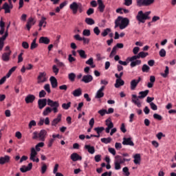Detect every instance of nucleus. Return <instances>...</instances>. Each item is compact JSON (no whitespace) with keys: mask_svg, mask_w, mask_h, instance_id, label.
<instances>
[{"mask_svg":"<svg viewBox=\"0 0 176 176\" xmlns=\"http://www.w3.org/2000/svg\"><path fill=\"white\" fill-rule=\"evenodd\" d=\"M79 54V56L81 58H87V55L86 54V52L83 50H79L77 51Z\"/></svg>","mask_w":176,"mask_h":176,"instance_id":"obj_33","label":"nucleus"},{"mask_svg":"<svg viewBox=\"0 0 176 176\" xmlns=\"http://www.w3.org/2000/svg\"><path fill=\"white\" fill-rule=\"evenodd\" d=\"M98 9L99 12H100V13H103L104 10H105V5H104L102 0H98Z\"/></svg>","mask_w":176,"mask_h":176,"instance_id":"obj_23","label":"nucleus"},{"mask_svg":"<svg viewBox=\"0 0 176 176\" xmlns=\"http://www.w3.org/2000/svg\"><path fill=\"white\" fill-rule=\"evenodd\" d=\"M61 114H58L57 118L54 119L52 122V126H54V127L57 126V124L61 122Z\"/></svg>","mask_w":176,"mask_h":176,"instance_id":"obj_22","label":"nucleus"},{"mask_svg":"<svg viewBox=\"0 0 176 176\" xmlns=\"http://www.w3.org/2000/svg\"><path fill=\"white\" fill-rule=\"evenodd\" d=\"M22 47H23V49H28L30 47V45L27 43V41H23L22 43Z\"/></svg>","mask_w":176,"mask_h":176,"instance_id":"obj_63","label":"nucleus"},{"mask_svg":"<svg viewBox=\"0 0 176 176\" xmlns=\"http://www.w3.org/2000/svg\"><path fill=\"white\" fill-rule=\"evenodd\" d=\"M118 21H121L120 24V30H124L130 23V21L127 18H123V16H118Z\"/></svg>","mask_w":176,"mask_h":176,"instance_id":"obj_9","label":"nucleus"},{"mask_svg":"<svg viewBox=\"0 0 176 176\" xmlns=\"http://www.w3.org/2000/svg\"><path fill=\"white\" fill-rule=\"evenodd\" d=\"M124 85V81L122 80V78H118L116 80L115 87L116 89H119L120 86H123Z\"/></svg>","mask_w":176,"mask_h":176,"instance_id":"obj_27","label":"nucleus"},{"mask_svg":"<svg viewBox=\"0 0 176 176\" xmlns=\"http://www.w3.org/2000/svg\"><path fill=\"white\" fill-rule=\"evenodd\" d=\"M82 35L84 36H90L91 35L90 30H84L82 32Z\"/></svg>","mask_w":176,"mask_h":176,"instance_id":"obj_52","label":"nucleus"},{"mask_svg":"<svg viewBox=\"0 0 176 176\" xmlns=\"http://www.w3.org/2000/svg\"><path fill=\"white\" fill-rule=\"evenodd\" d=\"M116 161H118L119 164H124V158H122V157H120V155H117L116 156Z\"/></svg>","mask_w":176,"mask_h":176,"instance_id":"obj_41","label":"nucleus"},{"mask_svg":"<svg viewBox=\"0 0 176 176\" xmlns=\"http://www.w3.org/2000/svg\"><path fill=\"white\" fill-rule=\"evenodd\" d=\"M93 80V76L91 75H85L81 79V82H84V83H90Z\"/></svg>","mask_w":176,"mask_h":176,"instance_id":"obj_20","label":"nucleus"},{"mask_svg":"<svg viewBox=\"0 0 176 176\" xmlns=\"http://www.w3.org/2000/svg\"><path fill=\"white\" fill-rule=\"evenodd\" d=\"M101 142L103 144H111V142L112 141V138L109 137L107 138H103L100 140Z\"/></svg>","mask_w":176,"mask_h":176,"instance_id":"obj_36","label":"nucleus"},{"mask_svg":"<svg viewBox=\"0 0 176 176\" xmlns=\"http://www.w3.org/2000/svg\"><path fill=\"white\" fill-rule=\"evenodd\" d=\"M98 113L100 115V116H105L107 114V109H101L98 111Z\"/></svg>","mask_w":176,"mask_h":176,"instance_id":"obj_54","label":"nucleus"},{"mask_svg":"<svg viewBox=\"0 0 176 176\" xmlns=\"http://www.w3.org/2000/svg\"><path fill=\"white\" fill-rule=\"evenodd\" d=\"M70 157L73 162H78V160H82V157L76 153H72Z\"/></svg>","mask_w":176,"mask_h":176,"instance_id":"obj_24","label":"nucleus"},{"mask_svg":"<svg viewBox=\"0 0 176 176\" xmlns=\"http://www.w3.org/2000/svg\"><path fill=\"white\" fill-rule=\"evenodd\" d=\"M75 78H76V74L74 73H70L68 74V78L70 82H75Z\"/></svg>","mask_w":176,"mask_h":176,"instance_id":"obj_38","label":"nucleus"},{"mask_svg":"<svg viewBox=\"0 0 176 176\" xmlns=\"http://www.w3.org/2000/svg\"><path fill=\"white\" fill-rule=\"evenodd\" d=\"M39 43H44V45H49L50 43V39L46 36H41L39 38Z\"/></svg>","mask_w":176,"mask_h":176,"instance_id":"obj_25","label":"nucleus"},{"mask_svg":"<svg viewBox=\"0 0 176 176\" xmlns=\"http://www.w3.org/2000/svg\"><path fill=\"white\" fill-rule=\"evenodd\" d=\"M44 89L48 93V94H50L52 93V90H50V84H46L44 86Z\"/></svg>","mask_w":176,"mask_h":176,"instance_id":"obj_49","label":"nucleus"},{"mask_svg":"<svg viewBox=\"0 0 176 176\" xmlns=\"http://www.w3.org/2000/svg\"><path fill=\"white\" fill-rule=\"evenodd\" d=\"M85 149H87L91 155H94V153L96 152V148H94V146H90L89 144H86L85 146Z\"/></svg>","mask_w":176,"mask_h":176,"instance_id":"obj_26","label":"nucleus"},{"mask_svg":"<svg viewBox=\"0 0 176 176\" xmlns=\"http://www.w3.org/2000/svg\"><path fill=\"white\" fill-rule=\"evenodd\" d=\"M139 94L140 96H137V95H132V102L135 104V105H137L138 108H141V102H140V99L145 98L148 94H149V90L146 89L145 91H142L139 92Z\"/></svg>","mask_w":176,"mask_h":176,"instance_id":"obj_1","label":"nucleus"},{"mask_svg":"<svg viewBox=\"0 0 176 176\" xmlns=\"http://www.w3.org/2000/svg\"><path fill=\"white\" fill-rule=\"evenodd\" d=\"M10 162V157L9 155H5L4 157H0V164L3 165L6 163Z\"/></svg>","mask_w":176,"mask_h":176,"instance_id":"obj_21","label":"nucleus"},{"mask_svg":"<svg viewBox=\"0 0 176 176\" xmlns=\"http://www.w3.org/2000/svg\"><path fill=\"white\" fill-rule=\"evenodd\" d=\"M85 23L88 24V25H93L96 23V22L91 18H86Z\"/></svg>","mask_w":176,"mask_h":176,"instance_id":"obj_37","label":"nucleus"},{"mask_svg":"<svg viewBox=\"0 0 176 176\" xmlns=\"http://www.w3.org/2000/svg\"><path fill=\"white\" fill-rule=\"evenodd\" d=\"M2 9L5 10V13H10V8L9 7V3H4V4L2 6Z\"/></svg>","mask_w":176,"mask_h":176,"instance_id":"obj_32","label":"nucleus"},{"mask_svg":"<svg viewBox=\"0 0 176 176\" xmlns=\"http://www.w3.org/2000/svg\"><path fill=\"white\" fill-rule=\"evenodd\" d=\"M14 71H16V67H13L12 68H11L6 76L7 78H10V76L12 75V74H13V72H14Z\"/></svg>","mask_w":176,"mask_h":176,"instance_id":"obj_43","label":"nucleus"},{"mask_svg":"<svg viewBox=\"0 0 176 176\" xmlns=\"http://www.w3.org/2000/svg\"><path fill=\"white\" fill-rule=\"evenodd\" d=\"M148 54H149L148 52H140L137 55L133 56L132 58L134 63H137V61H139L138 64L136 65H141V60H140V58H145V57H146V56H148Z\"/></svg>","mask_w":176,"mask_h":176,"instance_id":"obj_5","label":"nucleus"},{"mask_svg":"<svg viewBox=\"0 0 176 176\" xmlns=\"http://www.w3.org/2000/svg\"><path fill=\"white\" fill-rule=\"evenodd\" d=\"M94 159H95V162H96V163H98V162H101V155H95Z\"/></svg>","mask_w":176,"mask_h":176,"instance_id":"obj_61","label":"nucleus"},{"mask_svg":"<svg viewBox=\"0 0 176 176\" xmlns=\"http://www.w3.org/2000/svg\"><path fill=\"white\" fill-rule=\"evenodd\" d=\"M151 13V11L144 12V11L140 10L138 12L136 19L139 23H142V24H144L146 20H151V16H149Z\"/></svg>","mask_w":176,"mask_h":176,"instance_id":"obj_2","label":"nucleus"},{"mask_svg":"<svg viewBox=\"0 0 176 176\" xmlns=\"http://www.w3.org/2000/svg\"><path fill=\"white\" fill-rule=\"evenodd\" d=\"M114 166H115V170H120V168H122L120 164H119V161L115 160Z\"/></svg>","mask_w":176,"mask_h":176,"instance_id":"obj_48","label":"nucleus"},{"mask_svg":"<svg viewBox=\"0 0 176 176\" xmlns=\"http://www.w3.org/2000/svg\"><path fill=\"white\" fill-rule=\"evenodd\" d=\"M31 170H32V162L29 163L28 166H23L20 168V171H21V173H27V171H31Z\"/></svg>","mask_w":176,"mask_h":176,"instance_id":"obj_17","label":"nucleus"},{"mask_svg":"<svg viewBox=\"0 0 176 176\" xmlns=\"http://www.w3.org/2000/svg\"><path fill=\"white\" fill-rule=\"evenodd\" d=\"M10 53H12V51H9L8 52H5L2 55V60L3 61H9V58L10 57Z\"/></svg>","mask_w":176,"mask_h":176,"instance_id":"obj_28","label":"nucleus"},{"mask_svg":"<svg viewBox=\"0 0 176 176\" xmlns=\"http://www.w3.org/2000/svg\"><path fill=\"white\" fill-rule=\"evenodd\" d=\"M85 63L91 67H96V65H93L94 64V59L93 58H90Z\"/></svg>","mask_w":176,"mask_h":176,"instance_id":"obj_39","label":"nucleus"},{"mask_svg":"<svg viewBox=\"0 0 176 176\" xmlns=\"http://www.w3.org/2000/svg\"><path fill=\"white\" fill-rule=\"evenodd\" d=\"M69 9L72 10L73 14H76L78 13V11L79 12V13H82V12H83V6H82V3H72L69 6Z\"/></svg>","mask_w":176,"mask_h":176,"instance_id":"obj_3","label":"nucleus"},{"mask_svg":"<svg viewBox=\"0 0 176 176\" xmlns=\"http://www.w3.org/2000/svg\"><path fill=\"white\" fill-rule=\"evenodd\" d=\"M46 134H47V132L45 129L41 130L40 133L35 131L33 133L32 138L33 140H37V138H38L40 141H45Z\"/></svg>","mask_w":176,"mask_h":176,"instance_id":"obj_4","label":"nucleus"},{"mask_svg":"<svg viewBox=\"0 0 176 176\" xmlns=\"http://www.w3.org/2000/svg\"><path fill=\"white\" fill-rule=\"evenodd\" d=\"M50 82L51 83L52 89H56L58 86V82H57V78L54 76H51L50 78Z\"/></svg>","mask_w":176,"mask_h":176,"instance_id":"obj_19","label":"nucleus"},{"mask_svg":"<svg viewBox=\"0 0 176 176\" xmlns=\"http://www.w3.org/2000/svg\"><path fill=\"white\" fill-rule=\"evenodd\" d=\"M153 118H154V119H156L157 120H163V117L157 113H154Z\"/></svg>","mask_w":176,"mask_h":176,"instance_id":"obj_53","label":"nucleus"},{"mask_svg":"<svg viewBox=\"0 0 176 176\" xmlns=\"http://www.w3.org/2000/svg\"><path fill=\"white\" fill-rule=\"evenodd\" d=\"M160 57H166V50L165 49L160 50Z\"/></svg>","mask_w":176,"mask_h":176,"instance_id":"obj_59","label":"nucleus"},{"mask_svg":"<svg viewBox=\"0 0 176 176\" xmlns=\"http://www.w3.org/2000/svg\"><path fill=\"white\" fill-rule=\"evenodd\" d=\"M94 32L96 35H100L101 31L100 30V28L96 26L94 28Z\"/></svg>","mask_w":176,"mask_h":176,"instance_id":"obj_57","label":"nucleus"},{"mask_svg":"<svg viewBox=\"0 0 176 176\" xmlns=\"http://www.w3.org/2000/svg\"><path fill=\"white\" fill-rule=\"evenodd\" d=\"M35 126H36V122L35 120H31L29 123V129H32Z\"/></svg>","mask_w":176,"mask_h":176,"instance_id":"obj_56","label":"nucleus"},{"mask_svg":"<svg viewBox=\"0 0 176 176\" xmlns=\"http://www.w3.org/2000/svg\"><path fill=\"white\" fill-rule=\"evenodd\" d=\"M36 47H38V43H36V38H35L31 43L30 50H34V49H36Z\"/></svg>","mask_w":176,"mask_h":176,"instance_id":"obj_34","label":"nucleus"},{"mask_svg":"<svg viewBox=\"0 0 176 176\" xmlns=\"http://www.w3.org/2000/svg\"><path fill=\"white\" fill-rule=\"evenodd\" d=\"M95 131H96L97 134H101L105 130V128L104 126L101 127H96L94 129Z\"/></svg>","mask_w":176,"mask_h":176,"instance_id":"obj_40","label":"nucleus"},{"mask_svg":"<svg viewBox=\"0 0 176 176\" xmlns=\"http://www.w3.org/2000/svg\"><path fill=\"white\" fill-rule=\"evenodd\" d=\"M47 104V99L46 98L39 99L38 100V105L40 109H43V108H45Z\"/></svg>","mask_w":176,"mask_h":176,"instance_id":"obj_13","label":"nucleus"},{"mask_svg":"<svg viewBox=\"0 0 176 176\" xmlns=\"http://www.w3.org/2000/svg\"><path fill=\"white\" fill-rule=\"evenodd\" d=\"M55 139L53 138L50 139L49 142H48V148H52L53 146V143L54 142Z\"/></svg>","mask_w":176,"mask_h":176,"instance_id":"obj_64","label":"nucleus"},{"mask_svg":"<svg viewBox=\"0 0 176 176\" xmlns=\"http://www.w3.org/2000/svg\"><path fill=\"white\" fill-rule=\"evenodd\" d=\"M47 105L51 107V109H52L54 113L58 112V107H60L58 101H53L51 99H47Z\"/></svg>","mask_w":176,"mask_h":176,"instance_id":"obj_6","label":"nucleus"},{"mask_svg":"<svg viewBox=\"0 0 176 176\" xmlns=\"http://www.w3.org/2000/svg\"><path fill=\"white\" fill-rule=\"evenodd\" d=\"M140 82H141V77H138V80H132L131 81V90H135V87L138 86Z\"/></svg>","mask_w":176,"mask_h":176,"instance_id":"obj_15","label":"nucleus"},{"mask_svg":"<svg viewBox=\"0 0 176 176\" xmlns=\"http://www.w3.org/2000/svg\"><path fill=\"white\" fill-rule=\"evenodd\" d=\"M52 111H53V109L52 108L46 107L45 109L43 112V116H47V115H49V113H52Z\"/></svg>","mask_w":176,"mask_h":176,"instance_id":"obj_35","label":"nucleus"},{"mask_svg":"<svg viewBox=\"0 0 176 176\" xmlns=\"http://www.w3.org/2000/svg\"><path fill=\"white\" fill-rule=\"evenodd\" d=\"M169 74H170V69L168 68V67H166L164 72L160 73V75L161 76H162V78H168Z\"/></svg>","mask_w":176,"mask_h":176,"instance_id":"obj_29","label":"nucleus"},{"mask_svg":"<svg viewBox=\"0 0 176 176\" xmlns=\"http://www.w3.org/2000/svg\"><path fill=\"white\" fill-rule=\"evenodd\" d=\"M111 28H107L104 30V31L101 33L102 36H104V37L107 36V35H108V33L111 32Z\"/></svg>","mask_w":176,"mask_h":176,"instance_id":"obj_45","label":"nucleus"},{"mask_svg":"<svg viewBox=\"0 0 176 176\" xmlns=\"http://www.w3.org/2000/svg\"><path fill=\"white\" fill-rule=\"evenodd\" d=\"M155 3V0H136V5L141 8V6H151Z\"/></svg>","mask_w":176,"mask_h":176,"instance_id":"obj_8","label":"nucleus"},{"mask_svg":"<svg viewBox=\"0 0 176 176\" xmlns=\"http://www.w3.org/2000/svg\"><path fill=\"white\" fill-rule=\"evenodd\" d=\"M38 152L35 150V148H32L30 151V160L32 162H36V163H39V158L36 157Z\"/></svg>","mask_w":176,"mask_h":176,"instance_id":"obj_10","label":"nucleus"},{"mask_svg":"<svg viewBox=\"0 0 176 176\" xmlns=\"http://www.w3.org/2000/svg\"><path fill=\"white\" fill-rule=\"evenodd\" d=\"M25 101L26 104H32L35 101V96L32 94L28 95L25 98Z\"/></svg>","mask_w":176,"mask_h":176,"instance_id":"obj_18","label":"nucleus"},{"mask_svg":"<svg viewBox=\"0 0 176 176\" xmlns=\"http://www.w3.org/2000/svg\"><path fill=\"white\" fill-rule=\"evenodd\" d=\"M125 6H131L133 5V0H124Z\"/></svg>","mask_w":176,"mask_h":176,"instance_id":"obj_60","label":"nucleus"},{"mask_svg":"<svg viewBox=\"0 0 176 176\" xmlns=\"http://www.w3.org/2000/svg\"><path fill=\"white\" fill-rule=\"evenodd\" d=\"M38 97H39V98H43L45 97H46V91H45V90H41L39 92Z\"/></svg>","mask_w":176,"mask_h":176,"instance_id":"obj_51","label":"nucleus"},{"mask_svg":"<svg viewBox=\"0 0 176 176\" xmlns=\"http://www.w3.org/2000/svg\"><path fill=\"white\" fill-rule=\"evenodd\" d=\"M106 125L109 129H113V122L109 120H106Z\"/></svg>","mask_w":176,"mask_h":176,"instance_id":"obj_42","label":"nucleus"},{"mask_svg":"<svg viewBox=\"0 0 176 176\" xmlns=\"http://www.w3.org/2000/svg\"><path fill=\"white\" fill-rule=\"evenodd\" d=\"M150 107L153 111H157V105H156L155 103L151 102Z\"/></svg>","mask_w":176,"mask_h":176,"instance_id":"obj_58","label":"nucleus"},{"mask_svg":"<svg viewBox=\"0 0 176 176\" xmlns=\"http://www.w3.org/2000/svg\"><path fill=\"white\" fill-rule=\"evenodd\" d=\"M72 94L74 97H80V96H82V89L80 88H78L74 90Z\"/></svg>","mask_w":176,"mask_h":176,"instance_id":"obj_30","label":"nucleus"},{"mask_svg":"<svg viewBox=\"0 0 176 176\" xmlns=\"http://www.w3.org/2000/svg\"><path fill=\"white\" fill-rule=\"evenodd\" d=\"M62 108L63 109H69V108H71V102H69L67 103H63L62 104Z\"/></svg>","mask_w":176,"mask_h":176,"instance_id":"obj_44","label":"nucleus"},{"mask_svg":"<svg viewBox=\"0 0 176 176\" xmlns=\"http://www.w3.org/2000/svg\"><path fill=\"white\" fill-rule=\"evenodd\" d=\"M43 24H47L46 18L42 17L41 21H39L38 27H43Z\"/></svg>","mask_w":176,"mask_h":176,"instance_id":"obj_47","label":"nucleus"},{"mask_svg":"<svg viewBox=\"0 0 176 176\" xmlns=\"http://www.w3.org/2000/svg\"><path fill=\"white\" fill-rule=\"evenodd\" d=\"M47 80V78L46 77V72H40L37 77V83L41 85V83H45Z\"/></svg>","mask_w":176,"mask_h":176,"instance_id":"obj_11","label":"nucleus"},{"mask_svg":"<svg viewBox=\"0 0 176 176\" xmlns=\"http://www.w3.org/2000/svg\"><path fill=\"white\" fill-rule=\"evenodd\" d=\"M122 145H129V146H134V142L131 138H123Z\"/></svg>","mask_w":176,"mask_h":176,"instance_id":"obj_14","label":"nucleus"},{"mask_svg":"<svg viewBox=\"0 0 176 176\" xmlns=\"http://www.w3.org/2000/svg\"><path fill=\"white\" fill-rule=\"evenodd\" d=\"M129 63H131V67H137V65H138L139 61L134 62V60H133V56H131V57H128V58L126 59V61H123V60H119V61H118V63H119L120 65H124V66L128 65V64H129Z\"/></svg>","mask_w":176,"mask_h":176,"instance_id":"obj_7","label":"nucleus"},{"mask_svg":"<svg viewBox=\"0 0 176 176\" xmlns=\"http://www.w3.org/2000/svg\"><path fill=\"white\" fill-rule=\"evenodd\" d=\"M138 52H140V47H135L133 49V54H135V56H137V54H138Z\"/></svg>","mask_w":176,"mask_h":176,"instance_id":"obj_62","label":"nucleus"},{"mask_svg":"<svg viewBox=\"0 0 176 176\" xmlns=\"http://www.w3.org/2000/svg\"><path fill=\"white\" fill-rule=\"evenodd\" d=\"M122 172L125 176H130V172L129 171V168L127 166H125L122 168Z\"/></svg>","mask_w":176,"mask_h":176,"instance_id":"obj_46","label":"nucleus"},{"mask_svg":"<svg viewBox=\"0 0 176 176\" xmlns=\"http://www.w3.org/2000/svg\"><path fill=\"white\" fill-rule=\"evenodd\" d=\"M47 170V165H46V164H43L41 166V174H45Z\"/></svg>","mask_w":176,"mask_h":176,"instance_id":"obj_50","label":"nucleus"},{"mask_svg":"<svg viewBox=\"0 0 176 176\" xmlns=\"http://www.w3.org/2000/svg\"><path fill=\"white\" fill-rule=\"evenodd\" d=\"M8 35H9V33H8V30H6L5 34L3 36H2V37L0 38V41L1 42H3V41H5V39H6V38H8Z\"/></svg>","mask_w":176,"mask_h":176,"instance_id":"obj_55","label":"nucleus"},{"mask_svg":"<svg viewBox=\"0 0 176 176\" xmlns=\"http://www.w3.org/2000/svg\"><path fill=\"white\" fill-rule=\"evenodd\" d=\"M35 25V21L34 20V18L30 17L28 19V22L26 24V28L28 31H30V30H31V27H32V25Z\"/></svg>","mask_w":176,"mask_h":176,"instance_id":"obj_16","label":"nucleus"},{"mask_svg":"<svg viewBox=\"0 0 176 176\" xmlns=\"http://www.w3.org/2000/svg\"><path fill=\"white\" fill-rule=\"evenodd\" d=\"M104 90H105V86H102L96 92L95 95V98L100 99L104 97Z\"/></svg>","mask_w":176,"mask_h":176,"instance_id":"obj_12","label":"nucleus"},{"mask_svg":"<svg viewBox=\"0 0 176 176\" xmlns=\"http://www.w3.org/2000/svg\"><path fill=\"white\" fill-rule=\"evenodd\" d=\"M133 157V162L135 163V164H140V162H141V155L135 154Z\"/></svg>","mask_w":176,"mask_h":176,"instance_id":"obj_31","label":"nucleus"}]
</instances>
